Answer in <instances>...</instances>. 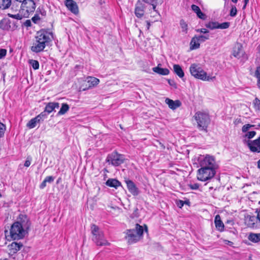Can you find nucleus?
Masks as SVG:
<instances>
[{"mask_svg":"<svg viewBox=\"0 0 260 260\" xmlns=\"http://www.w3.org/2000/svg\"><path fill=\"white\" fill-rule=\"evenodd\" d=\"M53 39V34L45 30L38 31L35 37V40L31 47V50L39 53L44 50L45 47Z\"/></svg>","mask_w":260,"mask_h":260,"instance_id":"nucleus-1","label":"nucleus"},{"mask_svg":"<svg viewBox=\"0 0 260 260\" xmlns=\"http://www.w3.org/2000/svg\"><path fill=\"white\" fill-rule=\"evenodd\" d=\"M144 231L148 232L147 226L144 224V229L143 226L136 223L133 229L125 231V238L130 244L136 243L143 238Z\"/></svg>","mask_w":260,"mask_h":260,"instance_id":"nucleus-2","label":"nucleus"},{"mask_svg":"<svg viewBox=\"0 0 260 260\" xmlns=\"http://www.w3.org/2000/svg\"><path fill=\"white\" fill-rule=\"evenodd\" d=\"M190 74L196 78L203 80L210 81L215 79V77H210L207 76L205 72L199 65L195 63L192 64L189 68Z\"/></svg>","mask_w":260,"mask_h":260,"instance_id":"nucleus-3","label":"nucleus"},{"mask_svg":"<svg viewBox=\"0 0 260 260\" xmlns=\"http://www.w3.org/2000/svg\"><path fill=\"white\" fill-rule=\"evenodd\" d=\"M91 233L93 235L92 240L97 245L106 246L110 244L105 239L103 232L100 231L96 225H92Z\"/></svg>","mask_w":260,"mask_h":260,"instance_id":"nucleus-4","label":"nucleus"},{"mask_svg":"<svg viewBox=\"0 0 260 260\" xmlns=\"http://www.w3.org/2000/svg\"><path fill=\"white\" fill-rule=\"evenodd\" d=\"M193 117L198 123V127L207 131V126L210 121L209 115L199 111L196 113Z\"/></svg>","mask_w":260,"mask_h":260,"instance_id":"nucleus-5","label":"nucleus"},{"mask_svg":"<svg viewBox=\"0 0 260 260\" xmlns=\"http://www.w3.org/2000/svg\"><path fill=\"white\" fill-rule=\"evenodd\" d=\"M216 170L205 167H201L198 170L197 179L201 181H206L212 178L215 175Z\"/></svg>","mask_w":260,"mask_h":260,"instance_id":"nucleus-6","label":"nucleus"},{"mask_svg":"<svg viewBox=\"0 0 260 260\" xmlns=\"http://www.w3.org/2000/svg\"><path fill=\"white\" fill-rule=\"evenodd\" d=\"M21 5L20 12L22 13L24 17H28L36 9V4L33 0H24Z\"/></svg>","mask_w":260,"mask_h":260,"instance_id":"nucleus-7","label":"nucleus"},{"mask_svg":"<svg viewBox=\"0 0 260 260\" xmlns=\"http://www.w3.org/2000/svg\"><path fill=\"white\" fill-rule=\"evenodd\" d=\"M106 162L113 166H119L123 164L125 160L124 156L118 153L117 151H113L108 155Z\"/></svg>","mask_w":260,"mask_h":260,"instance_id":"nucleus-8","label":"nucleus"},{"mask_svg":"<svg viewBox=\"0 0 260 260\" xmlns=\"http://www.w3.org/2000/svg\"><path fill=\"white\" fill-rule=\"evenodd\" d=\"M10 235L12 239H20L24 237L25 231L22 224L19 222H14L11 226Z\"/></svg>","mask_w":260,"mask_h":260,"instance_id":"nucleus-9","label":"nucleus"},{"mask_svg":"<svg viewBox=\"0 0 260 260\" xmlns=\"http://www.w3.org/2000/svg\"><path fill=\"white\" fill-rule=\"evenodd\" d=\"M200 165L201 167H205L216 170L218 166L216 163L214 157L210 155H206L200 160Z\"/></svg>","mask_w":260,"mask_h":260,"instance_id":"nucleus-10","label":"nucleus"},{"mask_svg":"<svg viewBox=\"0 0 260 260\" xmlns=\"http://www.w3.org/2000/svg\"><path fill=\"white\" fill-rule=\"evenodd\" d=\"M99 82L100 80L98 78L93 77H88L85 81L84 84H85V87H83L84 85H83L81 87V88H82L83 90H86L89 88L96 86Z\"/></svg>","mask_w":260,"mask_h":260,"instance_id":"nucleus-11","label":"nucleus"},{"mask_svg":"<svg viewBox=\"0 0 260 260\" xmlns=\"http://www.w3.org/2000/svg\"><path fill=\"white\" fill-rule=\"evenodd\" d=\"M247 145L251 152H260V137L253 141H248Z\"/></svg>","mask_w":260,"mask_h":260,"instance_id":"nucleus-12","label":"nucleus"},{"mask_svg":"<svg viewBox=\"0 0 260 260\" xmlns=\"http://www.w3.org/2000/svg\"><path fill=\"white\" fill-rule=\"evenodd\" d=\"M64 4L67 8L73 14L77 15L79 13V8L77 3L73 0H66Z\"/></svg>","mask_w":260,"mask_h":260,"instance_id":"nucleus-13","label":"nucleus"},{"mask_svg":"<svg viewBox=\"0 0 260 260\" xmlns=\"http://www.w3.org/2000/svg\"><path fill=\"white\" fill-rule=\"evenodd\" d=\"M125 182L126 184L128 191L134 196H138L139 193L138 188L135 184L131 180H125Z\"/></svg>","mask_w":260,"mask_h":260,"instance_id":"nucleus-14","label":"nucleus"},{"mask_svg":"<svg viewBox=\"0 0 260 260\" xmlns=\"http://www.w3.org/2000/svg\"><path fill=\"white\" fill-rule=\"evenodd\" d=\"M135 15L138 18L142 17L144 13V6L140 1H138L135 7Z\"/></svg>","mask_w":260,"mask_h":260,"instance_id":"nucleus-15","label":"nucleus"},{"mask_svg":"<svg viewBox=\"0 0 260 260\" xmlns=\"http://www.w3.org/2000/svg\"><path fill=\"white\" fill-rule=\"evenodd\" d=\"M243 54V47L241 44L237 43L233 48V55L237 58H240Z\"/></svg>","mask_w":260,"mask_h":260,"instance_id":"nucleus-16","label":"nucleus"},{"mask_svg":"<svg viewBox=\"0 0 260 260\" xmlns=\"http://www.w3.org/2000/svg\"><path fill=\"white\" fill-rule=\"evenodd\" d=\"M165 103L168 105L169 107L172 110H175L181 105V103L179 100L173 101L169 98L166 99Z\"/></svg>","mask_w":260,"mask_h":260,"instance_id":"nucleus-17","label":"nucleus"},{"mask_svg":"<svg viewBox=\"0 0 260 260\" xmlns=\"http://www.w3.org/2000/svg\"><path fill=\"white\" fill-rule=\"evenodd\" d=\"M22 247V244L16 242H13L9 246V254H14L19 251Z\"/></svg>","mask_w":260,"mask_h":260,"instance_id":"nucleus-18","label":"nucleus"},{"mask_svg":"<svg viewBox=\"0 0 260 260\" xmlns=\"http://www.w3.org/2000/svg\"><path fill=\"white\" fill-rule=\"evenodd\" d=\"M161 64H158L156 67L152 68V71L160 75H167L170 73V71L167 68H161L160 67Z\"/></svg>","mask_w":260,"mask_h":260,"instance_id":"nucleus-19","label":"nucleus"},{"mask_svg":"<svg viewBox=\"0 0 260 260\" xmlns=\"http://www.w3.org/2000/svg\"><path fill=\"white\" fill-rule=\"evenodd\" d=\"M214 223L216 229L222 232L224 230V225L222 221L220 219V216L219 215H217L215 217Z\"/></svg>","mask_w":260,"mask_h":260,"instance_id":"nucleus-20","label":"nucleus"},{"mask_svg":"<svg viewBox=\"0 0 260 260\" xmlns=\"http://www.w3.org/2000/svg\"><path fill=\"white\" fill-rule=\"evenodd\" d=\"M59 108L58 103H49L46 106L45 111L48 114L52 112L55 108Z\"/></svg>","mask_w":260,"mask_h":260,"instance_id":"nucleus-21","label":"nucleus"},{"mask_svg":"<svg viewBox=\"0 0 260 260\" xmlns=\"http://www.w3.org/2000/svg\"><path fill=\"white\" fill-rule=\"evenodd\" d=\"M256 218H257L254 216L248 215L246 217L245 222L248 226L251 228L254 227Z\"/></svg>","mask_w":260,"mask_h":260,"instance_id":"nucleus-22","label":"nucleus"},{"mask_svg":"<svg viewBox=\"0 0 260 260\" xmlns=\"http://www.w3.org/2000/svg\"><path fill=\"white\" fill-rule=\"evenodd\" d=\"M200 44L199 40L197 38V36L193 37L190 43V49L194 50L198 49L200 47Z\"/></svg>","mask_w":260,"mask_h":260,"instance_id":"nucleus-23","label":"nucleus"},{"mask_svg":"<svg viewBox=\"0 0 260 260\" xmlns=\"http://www.w3.org/2000/svg\"><path fill=\"white\" fill-rule=\"evenodd\" d=\"M173 70L175 73L180 78H182L184 77V72L179 64H174Z\"/></svg>","mask_w":260,"mask_h":260,"instance_id":"nucleus-24","label":"nucleus"},{"mask_svg":"<svg viewBox=\"0 0 260 260\" xmlns=\"http://www.w3.org/2000/svg\"><path fill=\"white\" fill-rule=\"evenodd\" d=\"M256 134L255 131H250L245 133V134L243 136V142L247 145V141L254 137Z\"/></svg>","mask_w":260,"mask_h":260,"instance_id":"nucleus-25","label":"nucleus"},{"mask_svg":"<svg viewBox=\"0 0 260 260\" xmlns=\"http://www.w3.org/2000/svg\"><path fill=\"white\" fill-rule=\"evenodd\" d=\"M248 239L252 242L257 243L260 241V233H250L248 237Z\"/></svg>","mask_w":260,"mask_h":260,"instance_id":"nucleus-26","label":"nucleus"},{"mask_svg":"<svg viewBox=\"0 0 260 260\" xmlns=\"http://www.w3.org/2000/svg\"><path fill=\"white\" fill-rule=\"evenodd\" d=\"M106 185L115 188H117L118 186H120V183L117 180L115 179H109L106 183Z\"/></svg>","mask_w":260,"mask_h":260,"instance_id":"nucleus-27","label":"nucleus"},{"mask_svg":"<svg viewBox=\"0 0 260 260\" xmlns=\"http://www.w3.org/2000/svg\"><path fill=\"white\" fill-rule=\"evenodd\" d=\"M39 122H40L39 119L36 117L29 120L27 123L26 126L29 128H33L36 126L37 124Z\"/></svg>","mask_w":260,"mask_h":260,"instance_id":"nucleus-28","label":"nucleus"},{"mask_svg":"<svg viewBox=\"0 0 260 260\" xmlns=\"http://www.w3.org/2000/svg\"><path fill=\"white\" fill-rule=\"evenodd\" d=\"M12 3L11 0H0V9L3 10L8 8Z\"/></svg>","mask_w":260,"mask_h":260,"instance_id":"nucleus-29","label":"nucleus"},{"mask_svg":"<svg viewBox=\"0 0 260 260\" xmlns=\"http://www.w3.org/2000/svg\"><path fill=\"white\" fill-rule=\"evenodd\" d=\"M69 106L66 103H63L61 105V107L58 112V115H61L66 113L69 110Z\"/></svg>","mask_w":260,"mask_h":260,"instance_id":"nucleus-30","label":"nucleus"},{"mask_svg":"<svg viewBox=\"0 0 260 260\" xmlns=\"http://www.w3.org/2000/svg\"><path fill=\"white\" fill-rule=\"evenodd\" d=\"M218 24L217 22L211 21L205 24L206 27L209 28L211 29L218 28Z\"/></svg>","mask_w":260,"mask_h":260,"instance_id":"nucleus-31","label":"nucleus"},{"mask_svg":"<svg viewBox=\"0 0 260 260\" xmlns=\"http://www.w3.org/2000/svg\"><path fill=\"white\" fill-rule=\"evenodd\" d=\"M253 104L255 110L260 112V100L256 98L253 101Z\"/></svg>","mask_w":260,"mask_h":260,"instance_id":"nucleus-32","label":"nucleus"},{"mask_svg":"<svg viewBox=\"0 0 260 260\" xmlns=\"http://www.w3.org/2000/svg\"><path fill=\"white\" fill-rule=\"evenodd\" d=\"M8 15L9 17L16 19L17 20H21L23 17H24V16L22 15V13H20V12L17 14H8Z\"/></svg>","mask_w":260,"mask_h":260,"instance_id":"nucleus-33","label":"nucleus"},{"mask_svg":"<svg viewBox=\"0 0 260 260\" xmlns=\"http://www.w3.org/2000/svg\"><path fill=\"white\" fill-rule=\"evenodd\" d=\"M255 76L257 78V85L258 86H260V67L256 68L255 72Z\"/></svg>","mask_w":260,"mask_h":260,"instance_id":"nucleus-34","label":"nucleus"},{"mask_svg":"<svg viewBox=\"0 0 260 260\" xmlns=\"http://www.w3.org/2000/svg\"><path fill=\"white\" fill-rule=\"evenodd\" d=\"M39 121H43L45 119H46L47 117V114H46V112L45 111L41 113L39 115L36 116Z\"/></svg>","mask_w":260,"mask_h":260,"instance_id":"nucleus-35","label":"nucleus"},{"mask_svg":"<svg viewBox=\"0 0 260 260\" xmlns=\"http://www.w3.org/2000/svg\"><path fill=\"white\" fill-rule=\"evenodd\" d=\"M180 24L181 27L182 28V31L185 32V33L187 31V24L183 20H181L180 22Z\"/></svg>","mask_w":260,"mask_h":260,"instance_id":"nucleus-36","label":"nucleus"},{"mask_svg":"<svg viewBox=\"0 0 260 260\" xmlns=\"http://www.w3.org/2000/svg\"><path fill=\"white\" fill-rule=\"evenodd\" d=\"M29 62L34 69L37 70L39 69V63L37 60L31 59L29 60Z\"/></svg>","mask_w":260,"mask_h":260,"instance_id":"nucleus-37","label":"nucleus"},{"mask_svg":"<svg viewBox=\"0 0 260 260\" xmlns=\"http://www.w3.org/2000/svg\"><path fill=\"white\" fill-rule=\"evenodd\" d=\"M197 38L200 42H203L209 39V36L208 35L206 36L201 35L197 36Z\"/></svg>","mask_w":260,"mask_h":260,"instance_id":"nucleus-38","label":"nucleus"},{"mask_svg":"<svg viewBox=\"0 0 260 260\" xmlns=\"http://www.w3.org/2000/svg\"><path fill=\"white\" fill-rule=\"evenodd\" d=\"M6 131V126L5 124L0 122V137L4 136Z\"/></svg>","mask_w":260,"mask_h":260,"instance_id":"nucleus-39","label":"nucleus"},{"mask_svg":"<svg viewBox=\"0 0 260 260\" xmlns=\"http://www.w3.org/2000/svg\"><path fill=\"white\" fill-rule=\"evenodd\" d=\"M230 26V23L226 22L221 24H218V28L220 29H226L229 28Z\"/></svg>","mask_w":260,"mask_h":260,"instance_id":"nucleus-40","label":"nucleus"},{"mask_svg":"<svg viewBox=\"0 0 260 260\" xmlns=\"http://www.w3.org/2000/svg\"><path fill=\"white\" fill-rule=\"evenodd\" d=\"M144 2L150 4L152 6L153 9L155 10L156 8V1L157 0H143Z\"/></svg>","mask_w":260,"mask_h":260,"instance_id":"nucleus-41","label":"nucleus"},{"mask_svg":"<svg viewBox=\"0 0 260 260\" xmlns=\"http://www.w3.org/2000/svg\"><path fill=\"white\" fill-rule=\"evenodd\" d=\"M253 125L247 124L243 126L242 131L243 133H246L250 129V127H253Z\"/></svg>","mask_w":260,"mask_h":260,"instance_id":"nucleus-42","label":"nucleus"},{"mask_svg":"<svg viewBox=\"0 0 260 260\" xmlns=\"http://www.w3.org/2000/svg\"><path fill=\"white\" fill-rule=\"evenodd\" d=\"M197 15L198 17L201 19L205 20L206 18V15L204 13H203L201 10L197 13Z\"/></svg>","mask_w":260,"mask_h":260,"instance_id":"nucleus-43","label":"nucleus"},{"mask_svg":"<svg viewBox=\"0 0 260 260\" xmlns=\"http://www.w3.org/2000/svg\"><path fill=\"white\" fill-rule=\"evenodd\" d=\"M237 9L235 7H233L230 11V16L232 17H235L237 15Z\"/></svg>","mask_w":260,"mask_h":260,"instance_id":"nucleus-44","label":"nucleus"},{"mask_svg":"<svg viewBox=\"0 0 260 260\" xmlns=\"http://www.w3.org/2000/svg\"><path fill=\"white\" fill-rule=\"evenodd\" d=\"M54 180V178L52 176H50L46 177L45 178V179H44V181L46 183H51L53 182Z\"/></svg>","mask_w":260,"mask_h":260,"instance_id":"nucleus-45","label":"nucleus"},{"mask_svg":"<svg viewBox=\"0 0 260 260\" xmlns=\"http://www.w3.org/2000/svg\"><path fill=\"white\" fill-rule=\"evenodd\" d=\"M7 50L5 49H0V59L4 57L7 54Z\"/></svg>","mask_w":260,"mask_h":260,"instance_id":"nucleus-46","label":"nucleus"},{"mask_svg":"<svg viewBox=\"0 0 260 260\" xmlns=\"http://www.w3.org/2000/svg\"><path fill=\"white\" fill-rule=\"evenodd\" d=\"M191 9L196 14L201 10L200 8L195 5H192Z\"/></svg>","mask_w":260,"mask_h":260,"instance_id":"nucleus-47","label":"nucleus"},{"mask_svg":"<svg viewBox=\"0 0 260 260\" xmlns=\"http://www.w3.org/2000/svg\"><path fill=\"white\" fill-rule=\"evenodd\" d=\"M189 186L191 189H198L199 187V185L198 183H194L189 184Z\"/></svg>","mask_w":260,"mask_h":260,"instance_id":"nucleus-48","label":"nucleus"},{"mask_svg":"<svg viewBox=\"0 0 260 260\" xmlns=\"http://www.w3.org/2000/svg\"><path fill=\"white\" fill-rule=\"evenodd\" d=\"M197 31L204 34H208L209 32V31L206 28L198 29L197 30Z\"/></svg>","mask_w":260,"mask_h":260,"instance_id":"nucleus-49","label":"nucleus"},{"mask_svg":"<svg viewBox=\"0 0 260 260\" xmlns=\"http://www.w3.org/2000/svg\"><path fill=\"white\" fill-rule=\"evenodd\" d=\"M40 18L38 16L35 15L32 18V20L35 23H36L39 20H40Z\"/></svg>","mask_w":260,"mask_h":260,"instance_id":"nucleus-50","label":"nucleus"},{"mask_svg":"<svg viewBox=\"0 0 260 260\" xmlns=\"http://www.w3.org/2000/svg\"><path fill=\"white\" fill-rule=\"evenodd\" d=\"M46 182L44 180L40 185V188L43 189L46 186Z\"/></svg>","mask_w":260,"mask_h":260,"instance_id":"nucleus-51","label":"nucleus"},{"mask_svg":"<svg viewBox=\"0 0 260 260\" xmlns=\"http://www.w3.org/2000/svg\"><path fill=\"white\" fill-rule=\"evenodd\" d=\"M30 165V160H26L25 161V163H24V166H25V167H29Z\"/></svg>","mask_w":260,"mask_h":260,"instance_id":"nucleus-52","label":"nucleus"},{"mask_svg":"<svg viewBox=\"0 0 260 260\" xmlns=\"http://www.w3.org/2000/svg\"><path fill=\"white\" fill-rule=\"evenodd\" d=\"M168 81L169 84L171 86H174V85H175V82L169 79V80H168Z\"/></svg>","mask_w":260,"mask_h":260,"instance_id":"nucleus-53","label":"nucleus"},{"mask_svg":"<svg viewBox=\"0 0 260 260\" xmlns=\"http://www.w3.org/2000/svg\"><path fill=\"white\" fill-rule=\"evenodd\" d=\"M224 242L225 244H227L230 246L233 244V242L229 240H224Z\"/></svg>","mask_w":260,"mask_h":260,"instance_id":"nucleus-54","label":"nucleus"},{"mask_svg":"<svg viewBox=\"0 0 260 260\" xmlns=\"http://www.w3.org/2000/svg\"><path fill=\"white\" fill-rule=\"evenodd\" d=\"M183 205H184L183 202L182 201H180L179 203L178 204V206L180 208H181L183 206Z\"/></svg>","mask_w":260,"mask_h":260,"instance_id":"nucleus-55","label":"nucleus"},{"mask_svg":"<svg viewBox=\"0 0 260 260\" xmlns=\"http://www.w3.org/2000/svg\"><path fill=\"white\" fill-rule=\"evenodd\" d=\"M249 2V0H244V3H245V4H244V6L243 7V9H244L246 6V5L247 4V3H248Z\"/></svg>","mask_w":260,"mask_h":260,"instance_id":"nucleus-56","label":"nucleus"},{"mask_svg":"<svg viewBox=\"0 0 260 260\" xmlns=\"http://www.w3.org/2000/svg\"><path fill=\"white\" fill-rule=\"evenodd\" d=\"M257 218L260 221V210L258 211L257 213Z\"/></svg>","mask_w":260,"mask_h":260,"instance_id":"nucleus-57","label":"nucleus"},{"mask_svg":"<svg viewBox=\"0 0 260 260\" xmlns=\"http://www.w3.org/2000/svg\"><path fill=\"white\" fill-rule=\"evenodd\" d=\"M150 23L148 21H147V28L148 29L150 27Z\"/></svg>","mask_w":260,"mask_h":260,"instance_id":"nucleus-58","label":"nucleus"},{"mask_svg":"<svg viewBox=\"0 0 260 260\" xmlns=\"http://www.w3.org/2000/svg\"><path fill=\"white\" fill-rule=\"evenodd\" d=\"M25 23H26V25L27 26H28V25H30V21H29V20H27V21H26Z\"/></svg>","mask_w":260,"mask_h":260,"instance_id":"nucleus-59","label":"nucleus"},{"mask_svg":"<svg viewBox=\"0 0 260 260\" xmlns=\"http://www.w3.org/2000/svg\"><path fill=\"white\" fill-rule=\"evenodd\" d=\"M257 168L260 169V159L257 161Z\"/></svg>","mask_w":260,"mask_h":260,"instance_id":"nucleus-60","label":"nucleus"},{"mask_svg":"<svg viewBox=\"0 0 260 260\" xmlns=\"http://www.w3.org/2000/svg\"><path fill=\"white\" fill-rule=\"evenodd\" d=\"M233 3H236L238 1V0H231Z\"/></svg>","mask_w":260,"mask_h":260,"instance_id":"nucleus-61","label":"nucleus"},{"mask_svg":"<svg viewBox=\"0 0 260 260\" xmlns=\"http://www.w3.org/2000/svg\"><path fill=\"white\" fill-rule=\"evenodd\" d=\"M1 27L2 28V26H1ZM5 27H3V29H5Z\"/></svg>","mask_w":260,"mask_h":260,"instance_id":"nucleus-62","label":"nucleus"},{"mask_svg":"<svg viewBox=\"0 0 260 260\" xmlns=\"http://www.w3.org/2000/svg\"><path fill=\"white\" fill-rule=\"evenodd\" d=\"M258 88L260 89V86H258Z\"/></svg>","mask_w":260,"mask_h":260,"instance_id":"nucleus-63","label":"nucleus"},{"mask_svg":"<svg viewBox=\"0 0 260 260\" xmlns=\"http://www.w3.org/2000/svg\"><path fill=\"white\" fill-rule=\"evenodd\" d=\"M2 197V195H1V194L0 193V197Z\"/></svg>","mask_w":260,"mask_h":260,"instance_id":"nucleus-64","label":"nucleus"}]
</instances>
